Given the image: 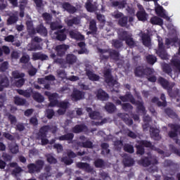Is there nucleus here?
<instances>
[{
  "mask_svg": "<svg viewBox=\"0 0 180 180\" xmlns=\"http://www.w3.org/2000/svg\"><path fill=\"white\" fill-rule=\"evenodd\" d=\"M138 145H136V155H144L146 154V148H154V144L148 140H140L137 141Z\"/></svg>",
  "mask_w": 180,
  "mask_h": 180,
  "instance_id": "f257e3e1",
  "label": "nucleus"
},
{
  "mask_svg": "<svg viewBox=\"0 0 180 180\" xmlns=\"http://www.w3.org/2000/svg\"><path fill=\"white\" fill-rule=\"evenodd\" d=\"M67 156L63 157L61 158V162L65 164V165H71V164L74 163V160L72 158H77V155L82 156L85 155V151L77 152V153H74V151L69 150L67 152Z\"/></svg>",
  "mask_w": 180,
  "mask_h": 180,
  "instance_id": "f03ea898",
  "label": "nucleus"
},
{
  "mask_svg": "<svg viewBox=\"0 0 180 180\" xmlns=\"http://www.w3.org/2000/svg\"><path fill=\"white\" fill-rule=\"evenodd\" d=\"M44 167V161L42 160H38L34 163H30L27 168L29 174H34L35 172H40Z\"/></svg>",
  "mask_w": 180,
  "mask_h": 180,
  "instance_id": "7ed1b4c3",
  "label": "nucleus"
},
{
  "mask_svg": "<svg viewBox=\"0 0 180 180\" xmlns=\"http://www.w3.org/2000/svg\"><path fill=\"white\" fill-rule=\"evenodd\" d=\"M158 84L162 86L164 89H167L168 94L171 95L172 93V89L175 86V83H169L168 80L162 77H160L158 79Z\"/></svg>",
  "mask_w": 180,
  "mask_h": 180,
  "instance_id": "20e7f679",
  "label": "nucleus"
},
{
  "mask_svg": "<svg viewBox=\"0 0 180 180\" xmlns=\"http://www.w3.org/2000/svg\"><path fill=\"white\" fill-rule=\"evenodd\" d=\"M103 77L105 78V82L111 85V86H115L117 84V81L113 79V76L112 75V70L105 69L103 72Z\"/></svg>",
  "mask_w": 180,
  "mask_h": 180,
  "instance_id": "39448f33",
  "label": "nucleus"
},
{
  "mask_svg": "<svg viewBox=\"0 0 180 180\" xmlns=\"http://www.w3.org/2000/svg\"><path fill=\"white\" fill-rule=\"evenodd\" d=\"M137 6L139 8V11L136 13V18L138 20H140L141 22H146L147 19H148V14L146 12L143 5L138 4Z\"/></svg>",
  "mask_w": 180,
  "mask_h": 180,
  "instance_id": "423d86ee",
  "label": "nucleus"
},
{
  "mask_svg": "<svg viewBox=\"0 0 180 180\" xmlns=\"http://www.w3.org/2000/svg\"><path fill=\"white\" fill-rule=\"evenodd\" d=\"M101 53H108L111 60L114 61H119L120 60V53L115 49H108V50L100 49Z\"/></svg>",
  "mask_w": 180,
  "mask_h": 180,
  "instance_id": "0eeeda50",
  "label": "nucleus"
},
{
  "mask_svg": "<svg viewBox=\"0 0 180 180\" xmlns=\"http://www.w3.org/2000/svg\"><path fill=\"white\" fill-rule=\"evenodd\" d=\"M171 131L168 132V136L170 139H174V137H178V133L180 134V125L177 124H170L169 125Z\"/></svg>",
  "mask_w": 180,
  "mask_h": 180,
  "instance_id": "6e6552de",
  "label": "nucleus"
},
{
  "mask_svg": "<svg viewBox=\"0 0 180 180\" xmlns=\"http://www.w3.org/2000/svg\"><path fill=\"white\" fill-rule=\"evenodd\" d=\"M50 131V126L44 125L39 129V132L37 134V140H41L47 137V133Z\"/></svg>",
  "mask_w": 180,
  "mask_h": 180,
  "instance_id": "1a4fd4ad",
  "label": "nucleus"
},
{
  "mask_svg": "<svg viewBox=\"0 0 180 180\" xmlns=\"http://www.w3.org/2000/svg\"><path fill=\"white\" fill-rule=\"evenodd\" d=\"M86 110L87 113H89V117L92 120H101L102 119V115H101V112L98 111H92V108L86 107Z\"/></svg>",
  "mask_w": 180,
  "mask_h": 180,
  "instance_id": "9d476101",
  "label": "nucleus"
},
{
  "mask_svg": "<svg viewBox=\"0 0 180 180\" xmlns=\"http://www.w3.org/2000/svg\"><path fill=\"white\" fill-rule=\"evenodd\" d=\"M76 167L77 168H79V169H82L88 174H90V172L94 171V168L91 167V165L86 162H78L76 163Z\"/></svg>",
  "mask_w": 180,
  "mask_h": 180,
  "instance_id": "9b49d317",
  "label": "nucleus"
},
{
  "mask_svg": "<svg viewBox=\"0 0 180 180\" xmlns=\"http://www.w3.org/2000/svg\"><path fill=\"white\" fill-rule=\"evenodd\" d=\"M72 99L75 102H78V101H81L85 98V93L78 89H74L72 93Z\"/></svg>",
  "mask_w": 180,
  "mask_h": 180,
  "instance_id": "f8f14e48",
  "label": "nucleus"
},
{
  "mask_svg": "<svg viewBox=\"0 0 180 180\" xmlns=\"http://www.w3.org/2000/svg\"><path fill=\"white\" fill-rule=\"evenodd\" d=\"M119 99L122 101V102H130L132 105L136 103V98L133 96V94L130 92H127L124 96H120Z\"/></svg>",
  "mask_w": 180,
  "mask_h": 180,
  "instance_id": "ddd939ff",
  "label": "nucleus"
},
{
  "mask_svg": "<svg viewBox=\"0 0 180 180\" xmlns=\"http://www.w3.org/2000/svg\"><path fill=\"white\" fill-rule=\"evenodd\" d=\"M68 49H70V46L67 44H60L56 46V50L57 51V56L59 57H63L65 55V52L67 50H68Z\"/></svg>",
  "mask_w": 180,
  "mask_h": 180,
  "instance_id": "4468645a",
  "label": "nucleus"
},
{
  "mask_svg": "<svg viewBox=\"0 0 180 180\" xmlns=\"http://www.w3.org/2000/svg\"><path fill=\"white\" fill-rule=\"evenodd\" d=\"M74 136L73 133H67L66 134L58 136L56 138V140H59V141H68V144H71L72 140H74Z\"/></svg>",
  "mask_w": 180,
  "mask_h": 180,
  "instance_id": "2eb2a0df",
  "label": "nucleus"
},
{
  "mask_svg": "<svg viewBox=\"0 0 180 180\" xmlns=\"http://www.w3.org/2000/svg\"><path fill=\"white\" fill-rule=\"evenodd\" d=\"M72 131L75 134H79V133L88 131V127L84 124H76L74 127L72 128Z\"/></svg>",
  "mask_w": 180,
  "mask_h": 180,
  "instance_id": "dca6fc26",
  "label": "nucleus"
},
{
  "mask_svg": "<svg viewBox=\"0 0 180 180\" xmlns=\"http://www.w3.org/2000/svg\"><path fill=\"white\" fill-rule=\"evenodd\" d=\"M62 8L65 9V11H68V13L74 14L75 12H77V8L69 2H65L62 4Z\"/></svg>",
  "mask_w": 180,
  "mask_h": 180,
  "instance_id": "f3484780",
  "label": "nucleus"
},
{
  "mask_svg": "<svg viewBox=\"0 0 180 180\" xmlns=\"http://www.w3.org/2000/svg\"><path fill=\"white\" fill-rule=\"evenodd\" d=\"M17 93L25 98H30L32 96V94H33V89L32 87L28 88L26 90L23 89H17Z\"/></svg>",
  "mask_w": 180,
  "mask_h": 180,
  "instance_id": "a211bd4d",
  "label": "nucleus"
},
{
  "mask_svg": "<svg viewBox=\"0 0 180 180\" xmlns=\"http://www.w3.org/2000/svg\"><path fill=\"white\" fill-rule=\"evenodd\" d=\"M78 58L77 56L74 55L73 53H69L66 55L65 57V63L66 64H69V65H72L77 63Z\"/></svg>",
  "mask_w": 180,
  "mask_h": 180,
  "instance_id": "6ab92c4d",
  "label": "nucleus"
},
{
  "mask_svg": "<svg viewBox=\"0 0 180 180\" xmlns=\"http://www.w3.org/2000/svg\"><path fill=\"white\" fill-rule=\"evenodd\" d=\"M89 30L87 32V34H96L98 32V27H96V20H91L89 22Z\"/></svg>",
  "mask_w": 180,
  "mask_h": 180,
  "instance_id": "aec40b11",
  "label": "nucleus"
},
{
  "mask_svg": "<svg viewBox=\"0 0 180 180\" xmlns=\"http://www.w3.org/2000/svg\"><path fill=\"white\" fill-rule=\"evenodd\" d=\"M150 133L152 139L156 140V141H160L161 139V136L160 135V130L158 129L150 127Z\"/></svg>",
  "mask_w": 180,
  "mask_h": 180,
  "instance_id": "412c9836",
  "label": "nucleus"
},
{
  "mask_svg": "<svg viewBox=\"0 0 180 180\" xmlns=\"http://www.w3.org/2000/svg\"><path fill=\"white\" fill-rule=\"evenodd\" d=\"M155 13L158 16H160V18H163V19H166L167 20H169V17L165 14V10H164V7L161 6H158L155 8Z\"/></svg>",
  "mask_w": 180,
  "mask_h": 180,
  "instance_id": "4be33fe9",
  "label": "nucleus"
},
{
  "mask_svg": "<svg viewBox=\"0 0 180 180\" xmlns=\"http://www.w3.org/2000/svg\"><path fill=\"white\" fill-rule=\"evenodd\" d=\"M96 97L99 101H108L109 99V94L103 91V89H99L97 91Z\"/></svg>",
  "mask_w": 180,
  "mask_h": 180,
  "instance_id": "5701e85b",
  "label": "nucleus"
},
{
  "mask_svg": "<svg viewBox=\"0 0 180 180\" xmlns=\"http://www.w3.org/2000/svg\"><path fill=\"white\" fill-rule=\"evenodd\" d=\"M32 60L34 61H37V60H40L41 61H44V60H49V56L40 52L34 53L32 54Z\"/></svg>",
  "mask_w": 180,
  "mask_h": 180,
  "instance_id": "b1692460",
  "label": "nucleus"
},
{
  "mask_svg": "<svg viewBox=\"0 0 180 180\" xmlns=\"http://www.w3.org/2000/svg\"><path fill=\"white\" fill-rule=\"evenodd\" d=\"M86 75L90 81H99V79H101L99 75L94 73V72L89 70H86Z\"/></svg>",
  "mask_w": 180,
  "mask_h": 180,
  "instance_id": "393cba45",
  "label": "nucleus"
},
{
  "mask_svg": "<svg viewBox=\"0 0 180 180\" xmlns=\"http://www.w3.org/2000/svg\"><path fill=\"white\" fill-rule=\"evenodd\" d=\"M69 34L71 39H75V40H79L80 41L85 40V36L82 34H78L72 30L69 32Z\"/></svg>",
  "mask_w": 180,
  "mask_h": 180,
  "instance_id": "a878e982",
  "label": "nucleus"
},
{
  "mask_svg": "<svg viewBox=\"0 0 180 180\" xmlns=\"http://www.w3.org/2000/svg\"><path fill=\"white\" fill-rule=\"evenodd\" d=\"M141 37L143 46L148 47L151 43V38H150V35H148V34L142 33Z\"/></svg>",
  "mask_w": 180,
  "mask_h": 180,
  "instance_id": "bb28decb",
  "label": "nucleus"
},
{
  "mask_svg": "<svg viewBox=\"0 0 180 180\" xmlns=\"http://www.w3.org/2000/svg\"><path fill=\"white\" fill-rule=\"evenodd\" d=\"M104 109L108 113H115L116 112V105L113 103L108 102L104 106Z\"/></svg>",
  "mask_w": 180,
  "mask_h": 180,
  "instance_id": "cd10ccee",
  "label": "nucleus"
},
{
  "mask_svg": "<svg viewBox=\"0 0 180 180\" xmlns=\"http://www.w3.org/2000/svg\"><path fill=\"white\" fill-rule=\"evenodd\" d=\"M36 31L41 36H43L44 37H46L47 36L48 32H47V28L43 25V24L39 25V26L37 27Z\"/></svg>",
  "mask_w": 180,
  "mask_h": 180,
  "instance_id": "c85d7f7f",
  "label": "nucleus"
},
{
  "mask_svg": "<svg viewBox=\"0 0 180 180\" xmlns=\"http://www.w3.org/2000/svg\"><path fill=\"white\" fill-rule=\"evenodd\" d=\"M150 22L151 25H157L158 26H162L164 25V20L158 16H153L150 18Z\"/></svg>",
  "mask_w": 180,
  "mask_h": 180,
  "instance_id": "c756f323",
  "label": "nucleus"
},
{
  "mask_svg": "<svg viewBox=\"0 0 180 180\" xmlns=\"http://www.w3.org/2000/svg\"><path fill=\"white\" fill-rule=\"evenodd\" d=\"M126 5H127V1L126 0H122L121 1H112V6L114 7L118 6V9H124V8H126Z\"/></svg>",
  "mask_w": 180,
  "mask_h": 180,
  "instance_id": "7c9ffc66",
  "label": "nucleus"
},
{
  "mask_svg": "<svg viewBox=\"0 0 180 180\" xmlns=\"http://www.w3.org/2000/svg\"><path fill=\"white\" fill-rule=\"evenodd\" d=\"M122 162L124 167H133L134 165V159L130 156H127L123 159Z\"/></svg>",
  "mask_w": 180,
  "mask_h": 180,
  "instance_id": "2f4dec72",
  "label": "nucleus"
},
{
  "mask_svg": "<svg viewBox=\"0 0 180 180\" xmlns=\"http://www.w3.org/2000/svg\"><path fill=\"white\" fill-rule=\"evenodd\" d=\"M134 105H136V109L138 112H141V113H146V107H144V103L143 101L135 100Z\"/></svg>",
  "mask_w": 180,
  "mask_h": 180,
  "instance_id": "473e14b6",
  "label": "nucleus"
},
{
  "mask_svg": "<svg viewBox=\"0 0 180 180\" xmlns=\"http://www.w3.org/2000/svg\"><path fill=\"white\" fill-rule=\"evenodd\" d=\"M165 113L171 119H178V115L174 111V110L167 108L165 109Z\"/></svg>",
  "mask_w": 180,
  "mask_h": 180,
  "instance_id": "72a5a7b5",
  "label": "nucleus"
},
{
  "mask_svg": "<svg viewBox=\"0 0 180 180\" xmlns=\"http://www.w3.org/2000/svg\"><path fill=\"white\" fill-rule=\"evenodd\" d=\"M101 148H102L101 155H106L110 153V149H109V144L108 143H101Z\"/></svg>",
  "mask_w": 180,
  "mask_h": 180,
  "instance_id": "f704fd0d",
  "label": "nucleus"
},
{
  "mask_svg": "<svg viewBox=\"0 0 180 180\" xmlns=\"http://www.w3.org/2000/svg\"><path fill=\"white\" fill-rule=\"evenodd\" d=\"M146 68L143 66H138L134 70L135 77H144Z\"/></svg>",
  "mask_w": 180,
  "mask_h": 180,
  "instance_id": "c9c22d12",
  "label": "nucleus"
},
{
  "mask_svg": "<svg viewBox=\"0 0 180 180\" xmlns=\"http://www.w3.org/2000/svg\"><path fill=\"white\" fill-rule=\"evenodd\" d=\"M66 23L69 27H72V26H74V25H79L81 21L77 17H74L72 19L68 20Z\"/></svg>",
  "mask_w": 180,
  "mask_h": 180,
  "instance_id": "e433bc0d",
  "label": "nucleus"
},
{
  "mask_svg": "<svg viewBox=\"0 0 180 180\" xmlns=\"http://www.w3.org/2000/svg\"><path fill=\"white\" fill-rule=\"evenodd\" d=\"M32 94V98L34 101H36V102H39V103L44 102V97L40 93L35 92Z\"/></svg>",
  "mask_w": 180,
  "mask_h": 180,
  "instance_id": "4c0bfd02",
  "label": "nucleus"
},
{
  "mask_svg": "<svg viewBox=\"0 0 180 180\" xmlns=\"http://www.w3.org/2000/svg\"><path fill=\"white\" fill-rule=\"evenodd\" d=\"M0 84L4 87L8 88L9 86V78H8V76H1L0 77Z\"/></svg>",
  "mask_w": 180,
  "mask_h": 180,
  "instance_id": "58836bf2",
  "label": "nucleus"
},
{
  "mask_svg": "<svg viewBox=\"0 0 180 180\" xmlns=\"http://www.w3.org/2000/svg\"><path fill=\"white\" fill-rule=\"evenodd\" d=\"M14 103L15 105H17V106H24V105H26V99L22 98L19 96H15Z\"/></svg>",
  "mask_w": 180,
  "mask_h": 180,
  "instance_id": "ea45409f",
  "label": "nucleus"
},
{
  "mask_svg": "<svg viewBox=\"0 0 180 180\" xmlns=\"http://www.w3.org/2000/svg\"><path fill=\"white\" fill-rule=\"evenodd\" d=\"M126 45L129 47V49H134L136 47V42L134 41V39L131 37V35L130 37L125 39Z\"/></svg>",
  "mask_w": 180,
  "mask_h": 180,
  "instance_id": "a19ab883",
  "label": "nucleus"
},
{
  "mask_svg": "<svg viewBox=\"0 0 180 180\" xmlns=\"http://www.w3.org/2000/svg\"><path fill=\"white\" fill-rule=\"evenodd\" d=\"M79 146L83 147V148H93L94 143L91 141L89 139L85 141L84 142L79 143Z\"/></svg>",
  "mask_w": 180,
  "mask_h": 180,
  "instance_id": "79ce46f5",
  "label": "nucleus"
},
{
  "mask_svg": "<svg viewBox=\"0 0 180 180\" xmlns=\"http://www.w3.org/2000/svg\"><path fill=\"white\" fill-rule=\"evenodd\" d=\"M54 34L58 41H65L67 40V34H60V32H55Z\"/></svg>",
  "mask_w": 180,
  "mask_h": 180,
  "instance_id": "37998d69",
  "label": "nucleus"
},
{
  "mask_svg": "<svg viewBox=\"0 0 180 180\" xmlns=\"http://www.w3.org/2000/svg\"><path fill=\"white\" fill-rule=\"evenodd\" d=\"M140 164H141L143 167H150V165L151 164V158L145 157L141 159Z\"/></svg>",
  "mask_w": 180,
  "mask_h": 180,
  "instance_id": "c03bdc74",
  "label": "nucleus"
},
{
  "mask_svg": "<svg viewBox=\"0 0 180 180\" xmlns=\"http://www.w3.org/2000/svg\"><path fill=\"white\" fill-rule=\"evenodd\" d=\"M18 20H19L18 16H16L15 14H13L12 15H10L8 18L7 25H15V23L18 22Z\"/></svg>",
  "mask_w": 180,
  "mask_h": 180,
  "instance_id": "a18cd8bd",
  "label": "nucleus"
},
{
  "mask_svg": "<svg viewBox=\"0 0 180 180\" xmlns=\"http://www.w3.org/2000/svg\"><path fill=\"white\" fill-rule=\"evenodd\" d=\"M11 75L14 79H19L20 78H25V73L19 72L18 70H14L12 72Z\"/></svg>",
  "mask_w": 180,
  "mask_h": 180,
  "instance_id": "49530a36",
  "label": "nucleus"
},
{
  "mask_svg": "<svg viewBox=\"0 0 180 180\" xmlns=\"http://www.w3.org/2000/svg\"><path fill=\"white\" fill-rule=\"evenodd\" d=\"M112 44L113 47L117 49H122V47H123V42L119 39H112Z\"/></svg>",
  "mask_w": 180,
  "mask_h": 180,
  "instance_id": "de8ad7c7",
  "label": "nucleus"
},
{
  "mask_svg": "<svg viewBox=\"0 0 180 180\" xmlns=\"http://www.w3.org/2000/svg\"><path fill=\"white\" fill-rule=\"evenodd\" d=\"M25 82H26V79L22 77L15 81L14 86H16V88H22V86L25 85Z\"/></svg>",
  "mask_w": 180,
  "mask_h": 180,
  "instance_id": "09e8293b",
  "label": "nucleus"
},
{
  "mask_svg": "<svg viewBox=\"0 0 180 180\" xmlns=\"http://www.w3.org/2000/svg\"><path fill=\"white\" fill-rule=\"evenodd\" d=\"M129 20V18L127 16H124L121 18H120L118 21V24L121 27H126L127 26V22Z\"/></svg>",
  "mask_w": 180,
  "mask_h": 180,
  "instance_id": "8fccbe9b",
  "label": "nucleus"
},
{
  "mask_svg": "<svg viewBox=\"0 0 180 180\" xmlns=\"http://www.w3.org/2000/svg\"><path fill=\"white\" fill-rule=\"evenodd\" d=\"M158 54L162 60H167L168 58V53L165 49L158 50Z\"/></svg>",
  "mask_w": 180,
  "mask_h": 180,
  "instance_id": "3c124183",
  "label": "nucleus"
},
{
  "mask_svg": "<svg viewBox=\"0 0 180 180\" xmlns=\"http://www.w3.org/2000/svg\"><path fill=\"white\" fill-rule=\"evenodd\" d=\"M146 61L148 64L153 65L155 63H157V57L153 55H148L146 56Z\"/></svg>",
  "mask_w": 180,
  "mask_h": 180,
  "instance_id": "603ef678",
  "label": "nucleus"
},
{
  "mask_svg": "<svg viewBox=\"0 0 180 180\" xmlns=\"http://www.w3.org/2000/svg\"><path fill=\"white\" fill-rule=\"evenodd\" d=\"M94 164L96 168H103V167H105V161L101 158L96 160Z\"/></svg>",
  "mask_w": 180,
  "mask_h": 180,
  "instance_id": "864d4df0",
  "label": "nucleus"
},
{
  "mask_svg": "<svg viewBox=\"0 0 180 180\" xmlns=\"http://www.w3.org/2000/svg\"><path fill=\"white\" fill-rule=\"evenodd\" d=\"M45 95H46V96H48L49 101H55V100H57L58 98V94H57V93L51 94L49 91H46Z\"/></svg>",
  "mask_w": 180,
  "mask_h": 180,
  "instance_id": "5fc2aeb1",
  "label": "nucleus"
},
{
  "mask_svg": "<svg viewBox=\"0 0 180 180\" xmlns=\"http://www.w3.org/2000/svg\"><path fill=\"white\" fill-rule=\"evenodd\" d=\"M124 151H125L126 153H129V154H133V153H134V147H133L132 145L126 143L124 146Z\"/></svg>",
  "mask_w": 180,
  "mask_h": 180,
  "instance_id": "6e6d98bb",
  "label": "nucleus"
},
{
  "mask_svg": "<svg viewBox=\"0 0 180 180\" xmlns=\"http://www.w3.org/2000/svg\"><path fill=\"white\" fill-rule=\"evenodd\" d=\"M85 8L87 12H95V6L88 0L85 4Z\"/></svg>",
  "mask_w": 180,
  "mask_h": 180,
  "instance_id": "4d7b16f0",
  "label": "nucleus"
},
{
  "mask_svg": "<svg viewBox=\"0 0 180 180\" xmlns=\"http://www.w3.org/2000/svg\"><path fill=\"white\" fill-rule=\"evenodd\" d=\"M162 70H163V72H165L168 75H171L172 74V68H171V66H169V65L167 63L163 65Z\"/></svg>",
  "mask_w": 180,
  "mask_h": 180,
  "instance_id": "13d9d810",
  "label": "nucleus"
},
{
  "mask_svg": "<svg viewBox=\"0 0 180 180\" xmlns=\"http://www.w3.org/2000/svg\"><path fill=\"white\" fill-rule=\"evenodd\" d=\"M42 18L48 25H50V22H51V19H53V17L49 13H44Z\"/></svg>",
  "mask_w": 180,
  "mask_h": 180,
  "instance_id": "bf43d9fd",
  "label": "nucleus"
},
{
  "mask_svg": "<svg viewBox=\"0 0 180 180\" xmlns=\"http://www.w3.org/2000/svg\"><path fill=\"white\" fill-rule=\"evenodd\" d=\"M46 160L49 164H57V159L54 158L51 154H49L46 155Z\"/></svg>",
  "mask_w": 180,
  "mask_h": 180,
  "instance_id": "052dcab7",
  "label": "nucleus"
},
{
  "mask_svg": "<svg viewBox=\"0 0 180 180\" xmlns=\"http://www.w3.org/2000/svg\"><path fill=\"white\" fill-rule=\"evenodd\" d=\"M101 50H108V49H98V51L100 53V58L101 60H109L110 56H109V53H102L101 52Z\"/></svg>",
  "mask_w": 180,
  "mask_h": 180,
  "instance_id": "680f3d73",
  "label": "nucleus"
},
{
  "mask_svg": "<svg viewBox=\"0 0 180 180\" xmlns=\"http://www.w3.org/2000/svg\"><path fill=\"white\" fill-rule=\"evenodd\" d=\"M51 30H57V29H63V25H59L57 22H49Z\"/></svg>",
  "mask_w": 180,
  "mask_h": 180,
  "instance_id": "e2e57ef3",
  "label": "nucleus"
},
{
  "mask_svg": "<svg viewBox=\"0 0 180 180\" xmlns=\"http://www.w3.org/2000/svg\"><path fill=\"white\" fill-rule=\"evenodd\" d=\"M172 64L175 67L176 71L180 72V60L179 59H172L171 60Z\"/></svg>",
  "mask_w": 180,
  "mask_h": 180,
  "instance_id": "0e129e2a",
  "label": "nucleus"
},
{
  "mask_svg": "<svg viewBox=\"0 0 180 180\" xmlns=\"http://www.w3.org/2000/svg\"><path fill=\"white\" fill-rule=\"evenodd\" d=\"M123 122L127 124V126H131L133 124V120L129 117V115L126 114L122 118Z\"/></svg>",
  "mask_w": 180,
  "mask_h": 180,
  "instance_id": "69168bd1",
  "label": "nucleus"
},
{
  "mask_svg": "<svg viewBox=\"0 0 180 180\" xmlns=\"http://www.w3.org/2000/svg\"><path fill=\"white\" fill-rule=\"evenodd\" d=\"M122 108L124 112H129V110H133V105L130 103H124L122 104Z\"/></svg>",
  "mask_w": 180,
  "mask_h": 180,
  "instance_id": "338daca9",
  "label": "nucleus"
},
{
  "mask_svg": "<svg viewBox=\"0 0 180 180\" xmlns=\"http://www.w3.org/2000/svg\"><path fill=\"white\" fill-rule=\"evenodd\" d=\"M114 146L117 151H120L123 148V141H115Z\"/></svg>",
  "mask_w": 180,
  "mask_h": 180,
  "instance_id": "774afa93",
  "label": "nucleus"
}]
</instances>
